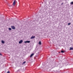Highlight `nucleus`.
I'll list each match as a JSON object with an SVG mask.
<instances>
[{
  "label": "nucleus",
  "mask_w": 73,
  "mask_h": 73,
  "mask_svg": "<svg viewBox=\"0 0 73 73\" xmlns=\"http://www.w3.org/2000/svg\"><path fill=\"white\" fill-rule=\"evenodd\" d=\"M16 2H17L16 1V0H14V1L13 3V5H14V6H15V4L16 3Z\"/></svg>",
  "instance_id": "nucleus-1"
},
{
  "label": "nucleus",
  "mask_w": 73,
  "mask_h": 73,
  "mask_svg": "<svg viewBox=\"0 0 73 73\" xmlns=\"http://www.w3.org/2000/svg\"><path fill=\"white\" fill-rule=\"evenodd\" d=\"M23 42V40H21L19 42V44H21Z\"/></svg>",
  "instance_id": "nucleus-2"
},
{
  "label": "nucleus",
  "mask_w": 73,
  "mask_h": 73,
  "mask_svg": "<svg viewBox=\"0 0 73 73\" xmlns=\"http://www.w3.org/2000/svg\"><path fill=\"white\" fill-rule=\"evenodd\" d=\"M30 41H27L25 42V43H30Z\"/></svg>",
  "instance_id": "nucleus-3"
},
{
  "label": "nucleus",
  "mask_w": 73,
  "mask_h": 73,
  "mask_svg": "<svg viewBox=\"0 0 73 73\" xmlns=\"http://www.w3.org/2000/svg\"><path fill=\"white\" fill-rule=\"evenodd\" d=\"M11 28L13 29H15V27L14 26H12Z\"/></svg>",
  "instance_id": "nucleus-4"
},
{
  "label": "nucleus",
  "mask_w": 73,
  "mask_h": 73,
  "mask_svg": "<svg viewBox=\"0 0 73 73\" xmlns=\"http://www.w3.org/2000/svg\"><path fill=\"white\" fill-rule=\"evenodd\" d=\"M34 54L33 53L31 55H30V57H31H31H32V56H33V55H34Z\"/></svg>",
  "instance_id": "nucleus-5"
},
{
  "label": "nucleus",
  "mask_w": 73,
  "mask_h": 73,
  "mask_svg": "<svg viewBox=\"0 0 73 73\" xmlns=\"http://www.w3.org/2000/svg\"><path fill=\"white\" fill-rule=\"evenodd\" d=\"M35 38V36H32L31 38V39H33V38Z\"/></svg>",
  "instance_id": "nucleus-6"
},
{
  "label": "nucleus",
  "mask_w": 73,
  "mask_h": 73,
  "mask_svg": "<svg viewBox=\"0 0 73 73\" xmlns=\"http://www.w3.org/2000/svg\"><path fill=\"white\" fill-rule=\"evenodd\" d=\"M1 42L2 44H4V43H5V41H4V40H2Z\"/></svg>",
  "instance_id": "nucleus-7"
},
{
  "label": "nucleus",
  "mask_w": 73,
  "mask_h": 73,
  "mask_svg": "<svg viewBox=\"0 0 73 73\" xmlns=\"http://www.w3.org/2000/svg\"><path fill=\"white\" fill-rule=\"evenodd\" d=\"M38 44L39 45H41V41H40L39 42Z\"/></svg>",
  "instance_id": "nucleus-8"
},
{
  "label": "nucleus",
  "mask_w": 73,
  "mask_h": 73,
  "mask_svg": "<svg viewBox=\"0 0 73 73\" xmlns=\"http://www.w3.org/2000/svg\"><path fill=\"white\" fill-rule=\"evenodd\" d=\"M25 63H26V62L25 61L23 63L22 65H24V64H25Z\"/></svg>",
  "instance_id": "nucleus-9"
},
{
  "label": "nucleus",
  "mask_w": 73,
  "mask_h": 73,
  "mask_svg": "<svg viewBox=\"0 0 73 73\" xmlns=\"http://www.w3.org/2000/svg\"><path fill=\"white\" fill-rule=\"evenodd\" d=\"M73 50V47L72 48L71 47L70 48V50Z\"/></svg>",
  "instance_id": "nucleus-10"
},
{
  "label": "nucleus",
  "mask_w": 73,
  "mask_h": 73,
  "mask_svg": "<svg viewBox=\"0 0 73 73\" xmlns=\"http://www.w3.org/2000/svg\"><path fill=\"white\" fill-rule=\"evenodd\" d=\"M61 52L62 53H64L65 52V51H63L62 50L61 51Z\"/></svg>",
  "instance_id": "nucleus-11"
},
{
  "label": "nucleus",
  "mask_w": 73,
  "mask_h": 73,
  "mask_svg": "<svg viewBox=\"0 0 73 73\" xmlns=\"http://www.w3.org/2000/svg\"><path fill=\"white\" fill-rule=\"evenodd\" d=\"M9 31H11V30H12V29L11 28H9Z\"/></svg>",
  "instance_id": "nucleus-12"
},
{
  "label": "nucleus",
  "mask_w": 73,
  "mask_h": 73,
  "mask_svg": "<svg viewBox=\"0 0 73 73\" xmlns=\"http://www.w3.org/2000/svg\"><path fill=\"white\" fill-rule=\"evenodd\" d=\"M70 4H72V5H73V1L71 2L70 3Z\"/></svg>",
  "instance_id": "nucleus-13"
},
{
  "label": "nucleus",
  "mask_w": 73,
  "mask_h": 73,
  "mask_svg": "<svg viewBox=\"0 0 73 73\" xmlns=\"http://www.w3.org/2000/svg\"><path fill=\"white\" fill-rule=\"evenodd\" d=\"M68 25H70V23H68Z\"/></svg>",
  "instance_id": "nucleus-14"
},
{
  "label": "nucleus",
  "mask_w": 73,
  "mask_h": 73,
  "mask_svg": "<svg viewBox=\"0 0 73 73\" xmlns=\"http://www.w3.org/2000/svg\"><path fill=\"white\" fill-rule=\"evenodd\" d=\"M10 72H9V71H8L7 72V73H10Z\"/></svg>",
  "instance_id": "nucleus-15"
},
{
  "label": "nucleus",
  "mask_w": 73,
  "mask_h": 73,
  "mask_svg": "<svg viewBox=\"0 0 73 73\" xmlns=\"http://www.w3.org/2000/svg\"><path fill=\"white\" fill-rule=\"evenodd\" d=\"M0 56H2V54L0 53Z\"/></svg>",
  "instance_id": "nucleus-16"
},
{
  "label": "nucleus",
  "mask_w": 73,
  "mask_h": 73,
  "mask_svg": "<svg viewBox=\"0 0 73 73\" xmlns=\"http://www.w3.org/2000/svg\"><path fill=\"white\" fill-rule=\"evenodd\" d=\"M64 3H62L61 4V5H62Z\"/></svg>",
  "instance_id": "nucleus-17"
}]
</instances>
